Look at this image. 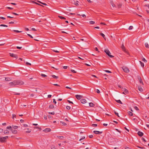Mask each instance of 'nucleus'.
Listing matches in <instances>:
<instances>
[{"instance_id": "nucleus-27", "label": "nucleus", "mask_w": 149, "mask_h": 149, "mask_svg": "<svg viewBox=\"0 0 149 149\" xmlns=\"http://www.w3.org/2000/svg\"><path fill=\"white\" fill-rule=\"evenodd\" d=\"M51 149H56L55 146L54 145H52L51 146Z\"/></svg>"}, {"instance_id": "nucleus-58", "label": "nucleus", "mask_w": 149, "mask_h": 149, "mask_svg": "<svg viewBox=\"0 0 149 149\" xmlns=\"http://www.w3.org/2000/svg\"><path fill=\"white\" fill-rule=\"evenodd\" d=\"M17 48L18 49H21L22 48V47H17Z\"/></svg>"}, {"instance_id": "nucleus-50", "label": "nucleus", "mask_w": 149, "mask_h": 149, "mask_svg": "<svg viewBox=\"0 0 149 149\" xmlns=\"http://www.w3.org/2000/svg\"><path fill=\"white\" fill-rule=\"evenodd\" d=\"M71 71L72 72L74 73H76L77 72L76 71H75L74 70H71Z\"/></svg>"}, {"instance_id": "nucleus-64", "label": "nucleus", "mask_w": 149, "mask_h": 149, "mask_svg": "<svg viewBox=\"0 0 149 149\" xmlns=\"http://www.w3.org/2000/svg\"><path fill=\"white\" fill-rule=\"evenodd\" d=\"M125 149H131V148H129V147H126L125 148Z\"/></svg>"}, {"instance_id": "nucleus-20", "label": "nucleus", "mask_w": 149, "mask_h": 149, "mask_svg": "<svg viewBox=\"0 0 149 149\" xmlns=\"http://www.w3.org/2000/svg\"><path fill=\"white\" fill-rule=\"evenodd\" d=\"M54 108V106L53 105H50L49 106V108L50 109H52Z\"/></svg>"}, {"instance_id": "nucleus-41", "label": "nucleus", "mask_w": 149, "mask_h": 149, "mask_svg": "<svg viewBox=\"0 0 149 149\" xmlns=\"http://www.w3.org/2000/svg\"><path fill=\"white\" fill-rule=\"evenodd\" d=\"M104 71L106 72H108L109 73H111V72L108 70H105Z\"/></svg>"}, {"instance_id": "nucleus-6", "label": "nucleus", "mask_w": 149, "mask_h": 149, "mask_svg": "<svg viewBox=\"0 0 149 149\" xmlns=\"http://www.w3.org/2000/svg\"><path fill=\"white\" fill-rule=\"evenodd\" d=\"M10 56L15 58L16 59H17L18 58L17 55L16 54L13 53H10Z\"/></svg>"}, {"instance_id": "nucleus-24", "label": "nucleus", "mask_w": 149, "mask_h": 149, "mask_svg": "<svg viewBox=\"0 0 149 149\" xmlns=\"http://www.w3.org/2000/svg\"><path fill=\"white\" fill-rule=\"evenodd\" d=\"M4 133L5 134H8L9 133V131L7 130H5L4 131Z\"/></svg>"}, {"instance_id": "nucleus-26", "label": "nucleus", "mask_w": 149, "mask_h": 149, "mask_svg": "<svg viewBox=\"0 0 149 149\" xmlns=\"http://www.w3.org/2000/svg\"><path fill=\"white\" fill-rule=\"evenodd\" d=\"M139 62H140V64L141 65V66L142 67H143L144 66V63H142V62H141L140 61H139Z\"/></svg>"}, {"instance_id": "nucleus-31", "label": "nucleus", "mask_w": 149, "mask_h": 149, "mask_svg": "<svg viewBox=\"0 0 149 149\" xmlns=\"http://www.w3.org/2000/svg\"><path fill=\"white\" fill-rule=\"evenodd\" d=\"M145 47L147 48H149L148 47V45L147 43H145Z\"/></svg>"}, {"instance_id": "nucleus-30", "label": "nucleus", "mask_w": 149, "mask_h": 149, "mask_svg": "<svg viewBox=\"0 0 149 149\" xmlns=\"http://www.w3.org/2000/svg\"><path fill=\"white\" fill-rule=\"evenodd\" d=\"M31 132V129H27V130L26 131V133H30Z\"/></svg>"}, {"instance_id": "nucleus-23", "label": "nucleus", "mask_w": 149, "mask_h": 149, "mask_svg": "<svg viewBox=\"0 0 149 149\" xmlns=\"http://www.w3.org/2000/svg\"><path fill=\"white\" fill-rule=\"evenodd\" d=\"M58 17L61 19H65L66 18L64 17H63V16H59Z\"/></svg>"}, {"instance_id": "nucleus-43", "label": "nucleus", "mask_w": 149, "mask_h": 149, "mask_svg": "<svg viewBox=\"0 0 149 149\" xmlns=\"http://www.w3.org/2000/svg\"><path fill=\"white\" fill-rule=\"evenodd\" d=\"M49 114H52V115H54L55 114V113H54V112H49Z\"/></svg>"}, {"instance_id": "nucleus-54", "label": "nucleus", "mask_w": 149, "mask_h": 149, "mask_svg": "<svg viewBox=\"0 0 149 149\" xmlns=\"http://www.w3.org/2000/svg\"><path fill=\"white\" fill-rule=\"evenodd\" d=\"M0 18L1 19H3V20H5L6 19L5 18L2 17H0Z\"/></svg>"}, {"instance_id": "nucleus-49", "label": "nucleus", "mask_w": 149, "mask_h": 149, "mask_svg": "<svg viewBox=\"0 0 149 149\" xmlns=\"http://www.w3.org/2000/svg\"><path fill=\"white\" fill-rule=\"evenodd\" d=\"M33 3H35V4H36L38 5H40V6H42V5L39 4V3H37L36 2H34V1H33Z\"/></svg>"}, {"instance_id": "nucleus-25", "label": "nucleus", "mask_w": 149, "mask_h": 149, "mask_svg": "<svg viewBox=\"0 0 149 149\" xmlns=\"http://www.w3.org/2000/svg\"><path fill=\"white\" fill-rule=\"evenodd\" d=\"M57 137L59 139H62L63 138V136H57Z\"/></svg>"}, {"instance_id": "nucleus-12", "label": "nucleus", "mask_w": 149, "mask_h": 149, "mask_svg": "<svg viewBox=\"0 0 149 149\" xmlns=\"http://www.w3.org/2000/svg\"><path fill=\"white\" fill-rule=\"evenodd\" d=\"M138 135L140 136H142L143 135V133L140 131H139L138 132Z\"/></svg>"}, {"instance_id": "nucleus-39", "label": "nucleus", "mask_w": 149, "mask_h": 149, "mask_svg": "<svg viewBox=\"0 0 149 149\" xmlns=\"http://www.w3.org/2000/svg\"><path fill=\"white\" fill-rule=\"evenodd\" d=\"M114 113H115V114L116 116H117L118 117H120L118 115V113L116 112V111H114Z\"/></svg>"}, {"instance_id": "nucleus-21", "label": "nucleus", "mask_w": 149, "mask_h": 149, "mask_svg": "<svg viewBox=\"0 0 149 149\" xmlns=\"http://www.w3.org/2000/svg\"><path fill=\"white\" fill-rule=\"evenodd\" d=\"M116 102L119 103V104H123V103H122V102H121V101H120V100H116Z\"/></svg>"}, {"instance_id": "nucleus-7", "label": "nucleus", "mask_w": 149, "mask_h": 149, "mask_svg": "<svg viewBox=\"0 0 149 149\" xmlns=\"http://www.w3.org/2000/svg\"><path fill=\"white\" fill-rule=\"evenodd\" d=\"M123 91H124V92H123L122 93L124 94L125 95L127 94L128 93H129L128 90H127L126 88L123 89Z\"/></svg>"}, {"instance_id": "nucleus-53", "label": "nucleus", "mask_w": 149, "mask_h": 149, "mask_svg": "<svg viewBox=\"0 0 149 149\" xmlns=\"http://www.w3.org/2000/svg\"><path fill=\"white\" fill-rule=\"evenodd\" d=\"M121 47H122V49H123V50H124V49H125V47L123 45H122V46H121Z\"/></svg>"}, {"instance_id": "nucleus-37", "label": "nucleus", "mask_w": 149, "mask_h": 149, "mask_svg": "<svg viewBox=\"0 0 149 149\" xmlns=\"http://www.w3.org/2000/svg\"><path fill=\"white\" fill-rule=\"evenodd\" d=\"M61 123H62V124L64 125H66V124L63 122L61 121Z\"/></svg>"}, {"instance_id": "nucleus-63", "label": "nucleus", "mask_w": 149, "mask_h": 149, "mask_svg": "<svg viewBox=\"0 0 149 149\" xmlns=\"http://www.w3.org/2000/svg\"><path fill=\"white\" fill-rule=\"evenodd\" d=\"M26 65H31V63H29L28 62H26Z\"/></svg>"}, {"instance_id": "nucleus-11", "label": "nucleus", "mask_w": 149, "mask_h": 149, "mask_svg": "<svg viewBox=\"0 0 149 149\" xmlns=\"http://www.w3.org/2000/svg\"><path fill=\"white\" fill-rule=\"evenodd\" d=\"M93 132L96 134H99L102 133V132H100L97 131H94Z\"/></svg>"}, {"instance_id": "nucleus-60", "label": "nucleus", "mask_w": 149, "mask_h": 149, "mask_svg": "<svg viewBox=\"0 0 149 149\" xmlns=\"http://www.w3.org/2000/svg\"><path fill=\"white\" fill-rule=\"evenodd\" d=\"M95 51H98V52H99V51H98V49L96 47L95 48Z\"/></svg>"}, {"instance_id": "nucleus-14", "label": "nucleus", "mask_w": 149, "mask_h": 149, "mask_svg": "<svg viewBox=\"0 0 149 149\" xmlns=\"http://www.w3.org/2000/svg\"><path fill=\"white\" fill-rule=\"evenodd\" d=\"M81 102L82 104H85L86 102V100L84 99L81 100Z\"/></svg>"}, {"instance_id": "nucleus-46", "label": "nucleus", "mask_w": 149, "mask_h": 149, "mask_svg": "<svg viewBox=\"0 0 149 149\" xmlns=\"http://www.w3.org/2000/svg\"><path fill=\"white\" fill-rule=\"evenodd\" d=\"M133 27L132 26H130L129 28V29L131 30L133 29Z\"/></svg>"}, {"instance_id": "nucleus-59", "label": "nucleus", "mask_w": 149, "mask_h": 149, "mask_svg": "<svg viewBox=\"0 0 149 149\" xmlns=\"http://www.w3.org/2000/svg\"><path fill=\"white\" fill-rule=\"evenodd\" d=\"M89 137L90 138H93V135H89Z\"/></svg>"}, {"instance_id": "nucleus-19", "label": "nucleus", "mask_w": 149, "mask_h": 149, "mask_svg": "<svg viewBox=\"0 0 149 149\" xmlns=\"http://www.w3.org/2000/svg\"><path fill=\"white\" fill-rule=\"evenodd\" d=\"M138 88L139 91L141 92H142L143 91L142 88L140 86H139L138 87Z\"/></svg>"}, {"instance_id": "nucleus-56", "label": "nucleus", "mask_w": 149, "mask_h": 149, "mask_svg": "<svg viewBox=\"0 0 149 149\" xmlns=\"http://www.w3.org/2000/svg\"><path fill=\"white\" fill-rule=\"evenodd\" d=\"M12 13L13 14L15 15H19L17 13H15L13 12Z\"/></svg>"}, {"instance_id": "nucleus-42", "label": "nucleus", "mask_w": 149, "mask_h": 149, "mask_svg": "<svg viewBox=\"0 0 149 149\" xmlns=\"http://www.w3.org/2000/svg\"><path fill=\"white\" fill-rule=\"evenodd\" d=\"M66 108L68 110H69L70 109V107L69 106H67Z\"/></svg>"}, {"instance_id": "nucleus-48", "label": "nucleus", "mask_w": 149, "mask_h": 149, "mask_svg": "<svg viewBox=\"0 0 149 149\" xmlns=\"http://www.w3.org/2000/svg\"><path fill=\"white\" fill-rule=\"evenodd\" d=\"M6 8L8 9H10V10H12V9H13V8H11L10 7H7Z\"/></svg>"}, {"instance_id": "nucleus-36", "label": "nucleus", "mask_w": 149, "mask_h": 149, "mask_svg": "<svg viewBox=\"0 0 149 149\" xmlns=\"http://www.w3.org/2000/svg\"><path fill=\"white\" fill-rule=\"evenodd\" d=\"M12 127H13V128L15 129H16L18 127L17 126H16L13 125Z\"/></svg>"}, {"instance_id": "nucleus-2", "label": "nucleus", "mask_w": 149, "mask_h": 149, "mask_svg": "<svg viewBox=\"0 0 149 149\" xmlns=\"http://www.w3.org/2000/svg\"><path fill=\"white\" fill-rule=\"evenodd\" d=\"M104 52L110 58H112L114 57V56L111 55V53L110 51L108 49H106L104 50Z\"/></svg>"}, {"instance_id": "nucleus-9", "label": "nucleus", "mask_w": 149, "mask_h": 149, "mask_svg": "<svg viewBox=\"0 0 149 149\" xmlns=\"http://www.w3.org/2000/svg\"><path fill=\"white\" fill-rule=\"evenodd\" d=\"M75 97L78 100H79L81 98L82 96L80 95H75Z\"/></svg>"}, {"instance_id": "nucleus-4", "label": "nucleus", "mask_w": 149, "mask_h": 149, "mask_svg": "<svg viewBox=\"0 0 149 149\" xmlns=\"http://www.w3.org/2000/svg\"><path fill=\"white\" fill-rule=\"evenodd\" d=\"M122 68L125 72L126 73H128L129 72V70L127 67L123 66L122 67Z\"/></svg>"}, {"instance_id": "nucleus-5", "label": "nucleus", "mask_w": 149, "mask_h": 149, "mask_svg": "<svg viewBox=\"0 0 149 149\" xmlns=\"http://www.w3.org/2000/svg\"><path fill=\"white\" fill-rule=\"evenodd\" d=\"M9 85L10 86H12L13 87L14 86H16L15 83V80L13 81L12 82H10L9 83Z\"/></svg>"}, {"instance_id": "nucleus-57", "label": "nucleus", "mask_w": 149, "mask_h": 149, "mask_svg": "<svg viewBox=\"0 0 149 149\" xmlns=\"http://www.w3.org/2000/svg\"><path fill=\"white\" fill-rule=\"evenodd\" d=\"M53 102L55 104H56V102L55 100V99H53Z\"/></svg>"}, {"instance_id": "nucleus-40", "label": "nucleus", "mask_w": 149, "mask_h": 149, "mask_svg": "<svg viewBox=\"0 0 149 149\" xmlns=\"http://www.w3.org/2000/svg\"><path fill=\"white\" fill-rule=\"evenodd\" d=\"M16 115L14 114H13L12 115V118H13L14 119V118H16Z\"/></svg>"}, {"instance_id": "nucleus-47", "label": "nucleus", "mask_w": 149, "mask_h": 149, "mask_svg": "<svg viewBox=\"0 0 149 149\" xmlns=\"http://www.w3.org/2000/svg\"><path fill=\"white\" fill-rule=\"evenodd\" d=\"M92 126L93 127H97V125L96 124H93L92 125Z\"/></svg>"}, {"instance_id": "nucleus-29", "label": "nucleus", "mask_w": 149, "mask_h": 149, "mask_svg": "<svg viewBox=\"0 0 149 149\" xmlns=\"http://www.w3.org/2000/svg\"><path fill=\"white\" fill-rule=\"evenodd\" d=\"M13 31L15 32H17V33H20V32H22V31H19L18 30H13Z\"/></svg>"}, {"instance_id": "nucleus-17", "label": "nucleus", "mask_w": 149, "mask_h": 149, "mask_svg": "<svg viewBox=\"0 0 149 149\" xmlns=\"http://www.w3.org/2000/svg\"><path fill=\"white\" fill-rule=\"evenodd\" d=\"M5 80L6 81H10L11 79L9 77H6L5 78Z\"/></svg>"}, {"instance_id": "nucleus-1", "label": "nucleus", "mask_w": 149, "mask_h": 149, "mask_svg": "<svg viewBox=\"0 0 149 149\" xmlns=\"http://www.w3.org/2000/svg\"><path fill=\"white\" fill-rule=\"evenodd\" d=\"M15 82L16 85H21L24 84V82L20 80H15Z\"/></svg>"}, {"instance_id": "nucleus-18", "label": "nucleus", "mask_w": 149, "mask_h": 149, "mask_svg": "<svg viewBox=\"0 0 149 149\" xmlns=\"http://www.w3.org/2000/svg\"><path fill=\"white\" fill-rule=\"evenodd\" d=\"M89 106L90 107H93L94 106V104L92 102L89 103Z\"/></svg>"}, {"instance_id": "nucleus-32", "label": "nucleus", "mask_w": 149, "mask_h": 149, "mask_svg": "<svg viewBox=\"0 0 149 149\" xmlns=\"http://www.w3.org/2000/svg\"><path fill=\"white\" fill-rule=\"evenodd\" d=\"M78 2H79V1H77L76 2L74 3V4L77 6H78L79 5V4L78 3Z\"/></svg>"}, {"instance_id": "nucleus-13", "label": "nucleus", "mask_w": 149, "mask_h": 149, "mask_svg": "<svg viewBox=\"0 0 149 149\" xmlns=\"http://www.w3.org/2000/svg\"><path fill=\"white\" fill-rule=\"evenodd\" d=\"M0 141L2 142L5 141V138H4L3 137H0Z\"/></svg>"}, {"instance_id": "nucleus-52", "label": "nucleus", "mask_w": 149, "mask_h": 149, "mask_svg": "<svg viewBox=\"0 0 149 149\" xmlns=\"http://www.w3.org/2000/svg\"><path fill=\"white\" fill-rule=\"evenodd\" d=\"M27 35L31 38H33V36L30 34H27Z\"/></svg>"}, {"instance_id": "nucleus-44", "label": "nucleus", "mask_w": 149, "mask_h": 149, "mask_svg": "<svg viewBox=\"0 0 149 149\" xmlns=\"http://www.w3.org/2000/svg\"><path fill=\"white\" fill-rule=\"evenodd\" d=\"M67 101V102H68V103H69L73 104V103L71 101H70L69 100H68Z\"/></svg>"}, {"instance_id": "nucleus-55", "label": "nucleus", "mask_w": 149, "mask_h": 149, "mask_svg": "<svg viewBox=\"0 0 149 149\" xmlns=\"http://www.w3.org/2000/svg\"><path fill=\"white\" fill-rule=\"evenodd\" d=\"M85 138V137L83 136L80 139L79 141H81V140L84 139Z\"/></svg>"}, {"instance_id": "nucleus-62", "label": "nucleus", "mask_w": 149, "mask_h": 149, "mask_svg": "<svg viewBox=\"0 0 149 149\" xmlns=\"http://www.w3.org/2000/svg\"><path fill=\"white\" fill-rule=\"evenodd\" d=\"M68 68L67 66H64L63 67V68L64 69H66Z\"/></svg>"}, {"instance_id": "nucleus-10", "label": "nucleus", "mask_w": 149, "mask_h": 149, "mask_svg": "<svg viewBox=\"0 0 149 149\" xmlns=\"http://www.w3.org/2000/svg\"><path fill=\"white\" fill-rule=\"evenodd\" d=\"M51 131V130L50 128H47L43 130V131L45 132H50Z\"/></svg>"}, {"instance_id": "nucleus-3", "label": "nucleus", "mask_w": 149, "mask_h": 149, "mask_svg": "<svg viewBox=\"0 0 149 149\" xmlns=\"http://www.w3.org/2000/svg\"><path fill=\"white\" fill-rule=\"evenodd\" d=\"M6 128L7 129H10L12 132V133L13 134H15L17 133V130H15V129L13 130V129L12 128V127L11 126L7 127Z\"/></svg>"}, {"instance_id": "nucleus-61", "label": "nucleus", "mask_w": 149, "mask_h": 149, "mask_svg": "<svg viewBox=\"0 0 149 149\" xmlns=\"http://www.w3.org/2000/svg\"><path fill=\"white\" fill-rule=\"evenodd\" d=\"M81 16H82V17H86V15L85 14H83L82 15H81Z\"/></svg>"}, {"instance_id": "nucleus-22", "label": "nucleus", "mask_w": 149, "mask_h": 149, "mask_svg": "<svg viewBox=\"0 0 149 149\" xmlns=\"http://www.w3.org/2000/svg\"><path fill=\"white\" fill-rule=\"evenodd\" d=\"M128 114L130 116H133V113H132L131 112V111H129L128 112Z\"/></svg>"}, {"instance_id": "nucleus-38", "label": "nucleus", "mask_w": 149, "mask_h": 149, "mask_svg": "<svg viewBox=\"0 0 149 149\" xmlns=\"http://www.w3.org/2000/svg\"><path fill=\"white\" fill-rule=\"evenodd\" d=\"M134 109L137 110V111H138V110H139V109L138 108L136 107V106H135L134 107Z\"/></svg>"}, {"instance_id": "nucleus-8", "label": "nucleus", "mask_w": 149, "mask_h": 149, "mask_svg": "<svg viewBox=\"0 0 149 149\" xmlns=\"http://www.w3.org/2000/svg\"><path fill=\"white\" fill-rule=\"evenodd\" d=\"M138 79L139 80V82L140 83L142 84L143 85V82L142 80L141 77L139 76H137Z\"/></svg>"}, {"instance_id": "nucleus-33", "label": "nucleus", "mask_w": 149, "mask_h": 149, "mask_svg": "<svg viewBox=\"0 0 149 149\" xmlns=\"http://www.w3.org/2000/svg\"><path fill=\"white\" fill-rule=\"evenodd\" d=\"M0 26H3V27H8V26L7 25H5V24H1L0 25Z\"/></svg>"}, {"instance_id": "nucleus-34", "label": "nucleus", "mask_w": 149, "mask_h": 149, "mask_svg": "<svg viewBox=\"0 0 149 149\" xmlns=\"http://www.w3.org/2000/svg\"><path fill=\"white\" fill-rule=\"evenodd\" d=\"M89 23L91 24H94L95 23V22L93 21H91L89 22Z\"/></svg>"}, {"instance_id": "nucleus-35", "label": "nucleus", "mask_w": 149, "mask_h": 149, "mask_svg": "<svg viewBox=\"0 0 149 149\" xmlns=\"http://www.w3.org/2000/svg\"><path fill=\"white\" fill-rule=\"evenodd\" d=\"M41 76H42V77H47V75L44 74H41Z\"/></svg>"}, {"instance_id": "nucleus-51", "label": "nucleus", "mask_w": 149, "mask_h": 149, "mask_svg": "<svg viewBox=\"0 0 149 149\" xmlns=\"http://www.w3.org/2000/svg\"><path fill=\"white\" fill-rule=\"evenodd\" d=\"M96 92L98 93H100L99 90L97 89H96Z\"/></svg>"}, {"instance_id": "nucleus-15", "label": "nucleus", "mask_w": 149, "mask_h": 149, "mask_svg": "<svg viewBox=\"0 0 149 149\" xmlns=\"http://www.w3.org/2000/svg\"><path fill=\"white\" fill-rule=\"evenodd\" d=\"M100 35H101L105 40H106V38L105 37V35L104 34L101 33H100Z\"/></svg>"}, {"instance_id": "nucleus-16", "label": "nucleus", "mask_w": 149, "mask_h": 149, "mask_svg": "<svg viewBox=\"0 0 149 149\" xmlns=\"http://www.w3.org/2000/svg\"><path fill=\"white\" fill-rule=\"evenodd\" d=\"M51 76L53 78H54V79H58V76H56L54 75H51Z\"/></svg>"}, {"instance_id": "nucleus-28", "label": "nucleus", "mask_w": 149, "mask_h": 149, "mask_svg": "<svg viewBox=\"0 0 149 149\" xmlns=\"http://www.w3.org/2000/svg\"><path fill=\"white\" fill-rule=\"evenodd\" d=\"M122 6V5L121 3H119L118 5V8H121Z\"/></svg>"}, {"instance_id": "nucleus-45", "label": "nucleus", "mask_w": 149, "mask_h": 149, "mask_svg": "<svg viewBox=\"0 0 149 149\" xmlns=\"http://www.w3.org/2000/svg\"><path fill=\"white\" fill-rule=\"evenodd\" d=\"M142 61L144 62H147V61L145 59V58H143L142 59Z\"/></svg>"}]
</instances>
